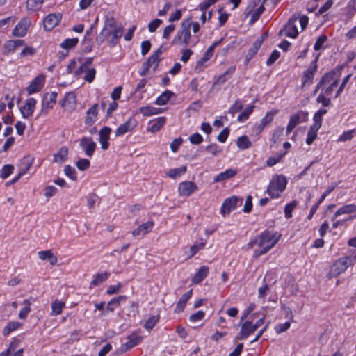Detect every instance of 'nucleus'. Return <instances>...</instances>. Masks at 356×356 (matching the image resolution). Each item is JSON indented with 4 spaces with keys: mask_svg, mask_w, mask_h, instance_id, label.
Here are the masks:
<instances>
[{
    "mask_svg": "<svg viewBox=\"0 0 356 356\" xmlns=\"http://www.w3.org/2000/svg\"><path fill=\"white\" fill-rule=\"evenodd\" d=\"M242 198L233 195L224 200L222 202L220 213L224 216H228L231 211H234L238 206L241 205Z\"/></svg>",
    "mask_w": 356,
    "mask_h": 356,
    "instance_id": "0eeeda50",
    "label": "nucleus"
},
{
    "mask_svg": "<svg viewBox=\"0 0 356 356\" xmlns=\"http://www.w3.org/2000/svg\"><path fill=\"white\" fill-rule=\"evenodd\" d=\"M159 320V316H150L145 323V328L147 330H152Z\"/></svg>",
    "mask_w": 356,
    "mask_h": 356,
    "instance_id": "864d4df0",
    "label": "nucleus"
},
{
    "mask_svg": "<svg viewBox=\"0 0 356 356\" xmlns=\"http://www.w3.org/2000/svg\"><path fill=\"white\" fill-rule=\"evenodd\" d=\"M44 2V0H27L26 8L27 10L35 12L39 10Z\"/></svg>",
    "mask_w": 356,
    "mask_h": 356,
    "instance_id": "ea45409f",
    "label": "nucleus"
},
{
    "mask_svg": "<svg viewBox=\"0 0 356 356\" xmlns=\"http://www.w3.org/2000/svg\"><path fill=\"white\" fill-rule=\"evenodd\" d=\"M355 131L354 130H349L347 131H344L339 138L338 140L341 142H344L347 140H351L354 136Z\"/></svg>",
    "mask_w": 356,
    "mask_h": 356,
    "instance_id": "e2e57ef3",
    "label": "nucleus"
},
{
    "mask_svg": "<svg viewBox=\"0 0 356 356\" xmlns=\"http://www.w3.org/2000/svg\"><path fill=\"white\" fill-rule=\"evenodd\" d=\"M79 42L78 38H68L65 40L61 44L60 47L63 49H71L74 47H75Z\"/></svg>",
    "mask_w": 356,
    "mask_h": 356,
    "instance_id": "49530a36",
    "label": "nucleus"
},
{
    "mask_svg": "<svg viewBox=\"0 0 356 356\" xmlns=\"http://www.w3.org/2000/svg\"><path fill=\"white\" fill-rule=\"evenodd\" d=\"M270 289L267 284H264L263 286L259 287L258 289V298L262 299L263 302L266 296L269 293Z\"/></svg>",
    "mask_w": 356,
    "mask_h": 356,
    "instance_id": "0e129e2a",
    "label": "nucleus"
},
{
    "mask_svg": "<svg viewBox=\"0 0 356 356\" xmlns=\"http://www.w3.org/2000/svg\"><path fill=\"white\" fill-rule=\"evenodd\" d=\"M317 70V65L316 62H313L312 65L309 66L306 70L304 71L302 77V86H308L312 83L314 74Z\"/></svg>",
    "mask_w": 356,
    "mask_h": 356,
    "instance_id": "f3484780",
    "label": "nucleus"
},
{
    "mask_svg": "<svg viewBox=\"0 0 356 356\" xmlns=\"http://www.w3.org/2000/svg\"><path fill=\"white\" fill-rule=\"evenodd\" d=\"M99 104H95L88 108L86 113L85 124L90 127L97 120Z\"/></svg>",
    "mask_w": 356,
    "mask_h": 356,
    "instance_id": "aec40b11",
    "label": "nucleus"
},
{
    "mask_svg": "<svg viewBox=\"0 0 356 356\" xmlns=\"http://www.w3.org/2000/svg\"><path fill=\"white\" fill-rule=\"evenodd\" d=\"M172 95V92L167 90L163 92L155 101V104L159 106L165 105L168 103Z\"/></svg>",
    "mask_w": 356,
    "mask_h": 356,
    "instance_id": "79ce46f5",
    "label": "nucleus"
},
{
    "mask_svg": "<svg viewBox=\"0 0 356 356\" xmlns=\"http://www.w3.org/2000/svg\"><path fill=\"white\" fill-rule=\"evenodd\" d=\"M68 149L66 147H60L53 155V162L61 165L68 159Z\"/></svg>",
    "mask_w": 356,
    "mask_h": 356,
    "instance_id": "bb28decb",
    "label": "nucleus"
},
{
    "mask_svg": "<svg viewBox=\"0 0 356 356\" xmlns=\"http://www.w3.org/2000/svg\"><path fill=\"white\" fill-rule=\"evenodd\" d=\"M343 214H353V216L349 217L352 218V220L356 218V205L352 204L341 207L334 213L332 220H334L335 218Z\"/></svg>",
    "mask_w": 356,
    "mask_h": 356,
    "instance_id": "5701e85b",
    "label": "nucleus"
},
{
    "mask_svg": "<svg viewBox=\"0 0 356 356\" xmlns=\"http://www.w3.org/2000/svg\"><path fill=\"white\" fill-rule=\"evenodd\" d=\"M162 54L161 49L156 50L154 54H152L147 60L152 65H154V68H156L160 60V56Z\"/></svg>",
    "mask_w": 356,
    "mask_h": 356,
    "instance_id": "603ef678",
    "label": "nucleus"
},
{
    "mask_svg": "<svg viewBox=\"0 0 356 356\" xmlns=\"http://www.w3.org/2000/svg\"><path fill=\"white\" fill-rule=\"evenodd\" d=\"M204 312L200 310L191 315V316L189 317V320L191 322L193 323L198 322L202 320L204 318Z\"/></svg>",
    "mask_w": 356,
    "mask_h": 356,
    "instance_id": "bf43d9fd",
    "label": "nucleus"
},
{
    "mask_svg": "<svg viewBox=\"0 0 356 356\" xmlns=\"http://www.w3.org/2000/svg\"><path fill=\"white\" fill-rule=\"evenodd\" d=\"M256 330L255 326L250 321H246L241 325V331L236 337L238 340H244Z\"/></svg>",
    "mask_w": 356,
    "mask_h": 356,
    "instance_id": "412c9836",
    "label": "nucleus"
},
{
    "mask_svg": "<svg viewBox=\"0 0 356 356\" xmlns=\"http://www.w3.org/2000/svg\"><path fill=\"white\" fill-rule=\"evenodd\" d=\"M154 225L153 221H147L140 225L139 227L142 230V236L149 233L152 229Z\"/></svg>",
    "mask_w": 356,
    "mask_h": 356,
    "instance_id": "4d7b16f0",
    "label": "nucleus"
},
{
    "mask_svg": "<svg viewBox=\"0 0 356 356\" xmlns=\"http://www.w3.org/2000/svg\"><path fill=\"white\" fill-rule=\"evenodd\" d=\"M124 29L121 25H118L113 19L107 20L104 27L97 37V42L102 44L108 40L111 46H114L122 37Z\"/></svg>",
    "mask_w": 356,
    "mask_h": 356,
    "instance_id": "f03ea898",
    "label": "nucleus"
},
{
    "mask_svg": "<svg viewBox=\"0 0 356 356\" xmlns=\"http://www.w3.org/2000/svg\"><path fill=\"white\" fill-rule=\"evenodd\" d=\"M297 22L298 17H293L288 21L284 29L280 31V34L291 38H296L298 34L296 26Z\"/></svg>",
    "mask_w": 356,
    "mask_h": 356,
    "instance_id": "6e6552de",
    "label": "nucleus"
},
{
    "mask_svg": "<svg viewBox=\"0 0 356 356\" xmlns=\"http://www.w3.org/2000/svg\"><path fill=\"white\" fill-rule=\"evenodd\" d=\"M76 95L73 92H68L62 102V106L67 111H72L76 106Z\"/></svg>",
    "mask_w": 356,
    "mask_h": 356,
    "instance_id": "b1692460",
    "label": "nucleus"
},
{
    "mask_svg": "<svg viewBox=\"0 0 356 356\" xmlns=\"http://www.w3.org/2000/svg\"><path fill=\"white\" fill-rule=\"evenodd\" d=\"M92 61V58H91L79 59L78 60H72L67 67V72L69 74L79 75L88 69V66H90Z\"/></svg>",
    "mask_w": 356,
    "mask_h": 356,
    "instance_id": "39448f33",
    "label": "nucleus"
},
{
    "mask_svg": "<svg viewBox=\"0 0 356 356\" xmlns=\"http://www.w3.org/2000/svg\"><path fill=\"white\" fill-rule=\"evenodd\" d=\"M305 113L303 112H299L293 115L289 120L288 125L286 127V134H290L292 130L295 128L296 126L299 124L301 122V118L305 117Z\"/></svg>",
    "mask_w": 356,
    "mask_h": 356,
    "instance_id": "c756f323",
    "label": "nucleus"
},
{
    "mask_svg": "<svg viewBox=\"0 0 356 356\" xmlns=\"http://www.w3.org/2000/svg\"><path fill=\"white\" fill-rule=\"evenodd\" d=\"M65 307V302L58 299L55 300L51 303V311L50 315L52 316L60 315L63 312V310Z\"/></svg>",
    "mask_w": 356,
    "mask_h": 356,
    "instance_id": "72a5a7b5",
    "label": "nucleus"
},
{
    "mask_svg": "<svg viewBox=\"0 0 356 356\" xmlns=\"http://www.w3.org/2000/svg\"><path fill=\"white\" fill-rule=\"evenodd\" d=\"M191 26V19H187L182 22L181 31L177 32V35L172 41V44H181L187 46L191 40L190 27Z\"/></svg>",
    "mask_w": 356,
    "mask_h": 356,
    "instance_id": "20e7f679",
    "label": "nucleus"
},
{
    "mask_svg": "<svg viewBox=\"0 0 356 356\" xmlns=\"http://www.w3.org/2000/svg\"><path fill=\"white\" fill-rule=\"evenodd\" d=\"M291 326V323L289 322H286L284 323H280L277 325L275 327V330L277 334H280L283 332L286 331Z\"/></svg>",
    "mask_w": 356,
    "mask_h": 356,
    "instance_id": "774afa93",
    "label": "nucleus"
},
{
    "mask_svg": "<svg viewBox=\"0 0 356 356\" xmlns=\"http://www.w3.org/2000/svg\"><path fill=\"white\" fill-rule=\"evenodd\" d=\"M83 72L86 73L83 79L86 81L91 83L95 79L96 74L95 68H90V66H88V69L86 71H83Z\"/></svg>",
    "mask_w": 356,
    "mask_h": 356,
    "instance_id": "5fc2aeb1",
    "label": "nucleus"
},
{
    "mask_svg": "<svg viewBox=\"0 0 356 356\" xmlns=\"http://www.w3.org/2000/svg\"><path fill=\"white\" fill-rule=\"evenodd\" d=\"M45 82V76L40 74L32 80L26 88L29 95L39 92L43 87Z\"/></svg>",
    "mask_w": 356,
    "mask_h": 356,
    "instance_id": "2eb2a0df",
    "label": "nucleus"
},
{
    "mask_svg": "<svg viewBox=\"0 0 356 356\" xmlns=\"http://www.w3.org/2000/svg\"><path fill=\"white\" fill-rule=\"evenodd\" d=\"M206 243L205 241H201L197 244H194L190 248V255L189 258L193 257L200 250H202L205 247Z\"/></svg>",
    "mask_w": 356,
    "mask_h": 356,
    "instance_id": "3c124183",
    "label": "nucleus"
},
{
    "mask_svg": "<svg viewBox=\"0 0 356 356\" xmlns=\"http://www.w3.org/2000/svg\"><path fill=\"white\" fill-rule=\"evenodd\" d=\"M327 111L325 108L319 109L317 112H316L313 117L314 123L321 126L323 121V115L327 113Z\"/></svg>",
    "mask_w": 356,
    "mask_h": 356,
    "instance_id": "09e8293b",
    "label": "nucleus"
},
{
    "mask_svg": "<svg viewBox=\"0 0 356 356\" xmlns=\"http://www.w3.org/2000/svg\"><path fill=\"white\" fill-rule=\"evenodd\" d=\"M57 93L52 92L47 94L42 102L41 114L48 113L56 103Z\"/></svg>",
    "mask_w": 356,
    "mask_h": 356,
    "instance_id": "1a4fd4ad",
    "label": "nucleus"
},
{
    "mask_svg": "<svg viewBox=\"0 0 356 356\" xmlns=\"http://www.w3.org/2000/svg\"><path fill=\"white\" fill-rule=\"evenodd\" d=\"M90 165V161L87 159H80L76 163V165L79 170L83 171L89 168Z\"/></svg>",
    "mask_w": 356,
    "mask_h": 356,
    "instance_id": "6e6d98bb",
    "label": "nucleus"
},
{
    "mask_svg": "<svg viewBox=\"0 0 356 356\" xmlns=\"http://www.w3.org/2000/svg\"><path fill=\"white\" fill-rule=\"evenodd\" d=\"M192 295V290L188 291L187 293L183 294L176 305L175 308V313H180L184 311L185 306L186 305L187 301L190 299Z\"/></svg>",
    "mask_w": 356,
    "mask_h": 356,
    "instance_id": "2f4dec72",
    "label": "nucleus"
},
{
    "mask_svg": "<svg viewBox=\"0 0 356 356\" xmlns=\"http://www.w3.org/2000/svg\"><path fill=\"white\" fill-rule=\"evenodd\" d=\"M64 173L66 176H67L72 180L76 179V170L74 168L70 165H65L64 168Z\"/></svg>",
    "mask_w": 356,
    "mask_h": 356,
    "instance_id": "13d9d810",
    "label": "nucleus"
},
{
    "mask_svg": "<svg viewBox=\"0 0 356 356\" xmlns=\"http://www.w3.org/2000/svg\"><path fill=\"white\" fill-rule=\"evenodd\" d=\"M14 170V166L12 165H5L0 171V177L2 179H6L8 177Z\"/></svg>",
    "mask_w": 356,
    "mask_h": 356,
    "instance_id": "de8ad7c7",
    "label": "nucleus"
},
{
    "mask_svg": "<svg viewBox=\"0 0 356 356\" xmlns=\"http://www.w3.org/2000/svg\"><path fill=\"white\" fill-rule=\"evenodd\" d=\"M31 24V22L29 17L22 18L14 28L13 34L17 37L24 36L26 34Z\"/></svg>",
    "mask_w": 356,
    "mask_h": 356,
    "instance_id": "ddd939ff",
    "label": "nucleus"
},
{
    "mask_svg": "<svg viewBox=\"0 0 356 356\" xmlns=\"http://www.w3.org/2000/svg\"><path fill=\"white\" fill-rule=\"evenodd\" d=\"M209 268L207 266H202L195 273L191 279V282L194 284L200 283L209 274Z\"/></svg>",
    "mask_w": 356,
    "mask_h": 356,
    "instance_id": "cd10ccee",
    "label": "nucleus"
},
{
    "mask_svg": "<svg viewBox=\"0 0 356 356\" xmlns=\"http://www.w3.org/2000/svg\"><path fill=\"white\" fill-rule=\"evenodd\" d=\"M206 149L213 156H216L222 152L221 148L216 144H212L207 146Z\"/></svg>",
    "mask_w": 356,
    "mask_h": 356,
    "instance_id": "69168bd1",
    "label": "nucleus"
},
{
    "mask_svg": "<svg viewBox=\"0 0 356 356\" xmlns=\"http://www.w3.org/2000/svg\"><path fill=\"white\" fill-rule=\"evenodd\" d=\"M280 234L277 232H264L248 243L254 248V256L257 258L269 251L280 240Z\"/></svg>",
    "mask_w": 356,
    "mask_h": 356,
    "instance_id": "f257e3e1",
    "label": "nucleus"
},
{
    "mask_svg": "<svg viewBox=\"0 0 356 356\" xmlns=\"http://www.w3.org/2000/svg\"><path fill=\"white\" fill-rule=\"evenodd\" d=\"M284 133V128L281 127H278L275 128L272 134L271 140L273 143H276L281 140V137L282 136Z\"/></svg>",
    "mask_w": 356,
    "mask_h": 356,
    "instance_id": "a18cd8bd",
    "label": "nucleus"
},
{
    "mask_svg": "<svg viewBox=\"0 0 356 356\" xmlns=\"http://www.w3.org/2000/svg\"><path fill=\"white\" fill-rule=\"evenodd\" d=\"M19 341L13 339L9 344L8 348L0 353V356H23V348L17 349Z\"/></svg>",
    "mask_w": 356,
    "mask_h": 356,
    "instance_id": "a211bd4d",
    "label": "nucleus"
},
{
    "mask_svg": "<svg viewBox=\"0 0 356 356\" xmlns=\"http://www.w3.org/2000/svg\"><path fill=\"white\" fill-rule=\"evenodd\" d=\"M109 277V273L107 272L97 274L94 280L91 282L90 285L91 286H97L99 284L104 282L106 281Z\"/></svg>",
    "mask_w": 356,
    "mask_h": 356,
    "instance_id": "37998d69",
    "label": "nucleus"
},
{
    "mask_svg": "<svg viewBox=\"0 0 356 356\" xmlns=\"http://www.w3.org/2000/svg\"><path fill=\"white\" fill-rule=\"evenodd\" d=\"M122 286V285L120 282H118L116 284L110 285L106 290V293L108 295L118 293L120 292Z\"/></svg>",
    "mask_w": 356,
    "mask_h": 356,
    "instance_id": "680f3d73",
    "label": "nucleus"
},
{
    "mask_svg": "<svg viewBox=\"0 0 356 356\" xmlns=\"http://www.w3.org/2000/svg\"><path fill=\"white\" fill-rule=\"evenodd\" d=\"M187 167L186 165H183L178 168H173L169 170L166 172V175L171 179H176L179 178L181 175H184L186 172Z\"/></svg>",
    "mask_w": 356,
    "mask_h": 356,
    "instance_id": "e433bc0d",
    "label": "nucleus"
},
{
    "mask_svg": "<svg viewBox=\"0 0 356 356\" xmlns=\"http://www.w3.org/2000/svg\"><path fill=\"white\" fill-rule=\"evenodd\" d=\"M237 174V170L233 168L227 169L220 173H219L218 175H216L213 178L214 182H220L224 180L229 179L233 177H234Z\"/></svg>",
    "mask_w": 356,
    "mask_h": 356,
    "instance_id": "7c9ffc66",
    "label": "nucleus"
},
{
    "mask_svg": "<svg viewBox=\"0 0 356 356\" xmlns=\"http://www.w3.org/2000/svg\"><path fill=\"white\" fill-rule=\"evenodd\" d=\"M34 159L30 156H24L20 162L19 172L20 175L26 174L33 164Z\"/></svg>",
    "mask_w": 356,
    "mask_h": 356,
    "instance_id": "c85d7f7f",
    "label": "nucleus"
},
{
    "mask_svg": "<svg viewBox=\"0 0 356 356\" xmlns=\"http://www.w3.org/2000/svg\"><path fill=\"white\" fill-rule=\"evenodd\" d=\"M22 324L18 321H10L8 323L3 330V334L8 336L12 332H14L21 327Z\"/></svg>",
    "mask_w": 356,
    "mask_h": 356,
    "instance_id": "58836bf2",
    "label": "nucleus"
},
{
    "mask_svg": "<svg viewBox=\"0 0 356 356\" xmlns=\"http://www.w3.org/2000/svg\"><path fill=\"white\" fill-rule=\"evenodd\" d=\"M254 108V105L248 106L238 116V121L240 122H245L253 112Z\"/></svg>",
    "mask_w": 356,
    "mask_h": 356,
    "instance_id": "c03bdc74",
    "label": "nucleus"
},
{
    "mask_svg": "<svg viewBox=\"0 0 356 356\" xmlns=\"http://www.w3.org/2000/svg\"><path fill=\"white\" fill-rule=\"evenodd\" d=\"M79 145L85 154L92 157L97 147L96 143L90 137H83L79 142Z\"/></svg>",
    "mask_w": 356,
    "mask_h": 356,
    "instance_id": "9d476101",
    "label": "nucleus"
},
{
    "mask_svg": "<svg viewBox=\"0 0 356 356\" xmlns=\"http://www.w3.org/2000/svg\"><path fill=\"white\" fill-rule=\"evenodd\" d=\"M197 190V186L191 181H182L178 186V193L181 196L188 197Z\"/></svg>",
    "mask_w": 356,
    "mask_h": 356,
    "instance_id": "9b49d317",
    "label": "nucleus"
},
{
    "mask_svg": "<svg viewBox=\"0 0 356 356\" xmlns=\"http://www.w3.org/2000/svg\"><path fill=\"white\" fill-rule=\"evenodd\" d=\"M327 97L325 93H321L318 95L316 101L324 106H328L330 104V99Z\"/></svg>",
    "mask_w": 356,
    "mask_h": 356,
    "instance_id": "338daca9",
    "label": "nucleus"
},
{
    "mask_svg": "<svg viewBox=\"0 0 356 356\" xmlns=\"http://www.w3.org/2000/svg\"><path fill=\"white\" fill-rule=\"evenodd\" d=\"M277 113V110H272L268 112L260 122L266 127L273 121V118Z\"/></svg>",
    "mask_w": 356,
    "mask_h": 356,
    "instance_id": "8fccbe9b",
    "label": "nucleus"
},
{
    "mask_svg": "<svg viewBox=\"0 0 356 356\" xmlns=\"http://www.w3.org/2000/svg\"><path fill=\"white\" fill-rule=\"evenodd\" d=\"M62 15L60 13H52L48 15L43 20L44 28L46 31L52 30L58 24L61 20Z\"/></svg>",
    "mask_w": 356,
    "mask_h": 356,
    "instance_id": "6ab92c4d",
    "label": "nucleus"
},
{
    "mask_svg": "<svg viewBox=\"0 0 356 356\" xmlns=\"http://www.w3.org/2000/svg\"><path fill=\"white\" fill-rule=\"evenodd\" d=\"M321 126H320L317 124H315V123H314L311 126L309 130L308 131L307 137L306 139V143L307 145H310L314 141V140L316 138L317 132L319 130V129L321 128Z\"/></svg>",
    "mask_w": 356,
    "mask_h": 356,
    "instance_id": "c9c22d12",
    "label": "nucleus"
},
{
    "mask_svg": "<svg viewBox=\"0 0 356 356\" xmlns=\"http://www.w3.org/2000/svg\"><path fill=\"white\" fill-rule=\"evenodd\" d=\"M236 145L241 150L251 147L252 143L246 136H240L236 140Z\"/></svg>",
    "mask_w": 356,
    "mask_h": 356,
    "instance_id": "a19ab883",
    "label": "nucleus"
},
{
    "mask_svg": "<svg viewBox=\"0 0 356 356\" xmlns=\"http://www.w3.org/2000/svg\"><path fill=\"white\" fill-rule=\"evenodd\" d=\"M166 118L164 116L153 119L149 122L147 131L151 133L159 131L165 124Z\"/></svg>",
    "mask_w": 356,
    "mask_h": 356,
    "instance_id": "393cba45",
    "label": "nucleus"
},
{
    "mask_svg": "<svg viewBox=\"0 0 356 356\" xmlns=\"http://www.w3.org/2000/svg\"><path fill=\"white\" fill-rule=\"evenodd\" d=\"M143 337L138 335L136 333H131L126 338V341L123 343L120 347L121 352H126L131 348H134L138 343H140L143 340Z\"/></svg>",
    "mask_w": 356,
    "mask_h": 356,
    "instance_id": "f8f14e48",
    "label": "nucleus"
},
{
    "mask_svg": "<svg viewBox=\"0 0 356 356\" xmlns=\"http://www.w3.org/2000/svg\"><path fill=\"white\" fill-rule=\"evenodd\" d=\"M22 308L20 309L18 317L21 320H24L27 318L28 315L31 311V302L29 299H25L22 302Z\"/></svg>",
    "mask_w": 356,
    "mask_h": 356,
    "instance_id": "f704fd0d",
    "label": "nucleus"
},
{
    "mask_svg": "<svg viewBox=\"0 0 356 356\" xmlns=\"http://www.w3.org/2000/svg\"><path fill=\"white\" fill-rule=\"evenodd\" d=\"M136 120L129 118L124 123L120 124L115 131L116 137H120L125 134L131 131L136 127Z\"/></svg>",
    "mask_w": 356,
    "mask_h": 356,
    "instance_id": "dca6fc26",
    "label": "nucleus"
},
{
    "mask_svg": "<svg viewBox=\"0 0 356 356\" xmlns=\"http://www.w3.org/2000/svg\"><path fill=\"white\" fill-rule=\"evenodd\" d=\"M353 259L350 257H344L337 260L331 266L329 275L331 277H337L343 273L348 266L353 264Z\"/></svg>",
    "mask_w": 356,
    "mask_h": 356,
    "instance_id": "423d86ee",
    "label": "nucleus"
},
{
    "mask_svg": "<svg viewBox=\"0 0 356 356\" xmlns=\"http://www.w3.org/2000/svg\"><path fill=\"white\" fill-rule=\"evenodd\" d=\"M327 38L325 35H321L319 36L314 46V48L316 51L320 50L322 47L323 44L327 41Z\"/></svg>",
    "mask_w": 356,
    "mask_h": 356,
    "instance_id": "052dcab7",
    "label": "nucleus"
},
{
    "mask_svg": "<svg viewBox=\"0 0 356 356\" xmlns=\"http://www.w3.org/2000/svg\"><path fill=\"white\" fill-rule=\"evenodd\" d=\"M337 73L334 71H330L326 73L321 79L320 82L316 85L314 92L323 88L325 85L330 84L334 79H339L336 77Z\"/></svg>",
    "mask_w": 356,
    "mask_h": 356,
    "instance_id": "a878e982",
    "label": "nucleus"
},
{
    "mask_svg": "<svg viewBox=\"0 0 356 356\" xmlns=\"http://www.w3.org/2000/svg\"><path fill=\"white\" fill-rule=\"evenodd\" d=\"M140 113H142L144 116H152L154 115H157L162 112V109L159 108H155L150 106H145L140 107L139 109Z\"/></svg>",
    "mask_w": 356,
    "mask_h": 356,
    "instance_id": "4c0bfd02",
    "label": "nucleus"
},
{
    "mask_svg": "<svg viewBox=\"0 0 356 356\" xmlns=\"http://www.w3.org/2000/svg\"><path fill=\"white\" fill-rule=\"evenodd\" d=\"M111 133V128L108 127H103L99 132V141L103 150L108 149L109 147L108 140L110 138Z\"/></svg>",
    "mask_w": 356,
    "mask_h": 356,
    "instance_id": "4be33fe9",
    "label": "nucleus"
},
{
    "mask_svg": "<svg viewBox=\"0 0 356 356\" xmlns=\"http://www.w3.org/2000/svg\"><path fill=\"white\" fill-rule=\"evenodd\" d=\"M36 104L37 102L34 98L30 97L26 99L24 105L20 108L22 117L24 118L31 117L35 109Z\"/></svg>",
    "mask_w": 356,
    "mask_h": 356,
    "instance_id": "4468645a",
    "label": "nucleus"
},
{
    "mask_svg": "<svg viewBox=\"0 0 356 356\" xmlns=\"http://www.w3.org/2000/svg\"><path fill=\"white\" fill-rule=\"evenodd\" d=\"M38 254L41 260H48L51 266L55 265L58 261L57 257L54 255L51 250L40 251Z\"/></svg>",
    "mask_w": 356,
    "mask_h": 356,
    "instance_id": "473e14b6",
    "label": "nucleus"
},
{
    "mask_svg": "<svg viewBox=\"0 0 356 356\" xmlns=\"http://www.w3.org/2000/svg\"><path fill=\"white\" fill-rule=\"evenodd\" d=\"M287 184L286 177L282 175H277L273 177L266 193L272 198H277L284 192Z\"/></svg>",
    "mask_w": 356,
    "mask_h": 356,
    "instance_id": "7ed1b4c3",
    "label": "nucleus"
}]
</instances>
